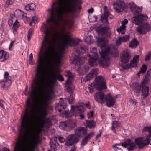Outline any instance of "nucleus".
<instances>
[{
  "instance_id": "f257e3e1",
  "label": "nucleus",
  "mask_w": 151,
  "mask_h": 151,
  "mask_svg": "<svg viewBox=\"0 0 151 151\" xmlns=\"http://www.w3.org/2000/svg\"><path fill=\"white\" fill-rule=\"evenodd\" d=\"M50 18V17L46 20L47 25L43 23L41 26V28H43V30L44 31L45 34L39 52L35 75L37 76V79L35 77L33 80L31 86L32 89L30 93L31 96L35 100H36L41 92V88L42 86L43 81L45 80V78L42 76L43 74L42 70L43 59L41 53L42 48L45 47V50L43 52V55L45 61L47 63V65L50 70L53 68L50 66L51 64L59 65L61 63L63 58L62 54L56 52L53 46L54 43H56L58 41L57 35H55L53 39V42L48 37L47 35L49 34L51 30L60 28L61 32L60 35L63 37L62 43L60 46V49L62 51H64L68 46H76V47H78V49H76V50L73 53L74 55L72 61L73 64L75 65L79 66L84 63L85 59V58L79 57V56L81 52L83 53L86 52L87 47L78 45L79 41L71 38L69 35L64 34L65 26H69L67 19L63 17L64 19H66L67 24H65L63 21H62L58 23V26H57L53 21L49 20Z\"/></svg>"
},
{
  "instance_id": "f03ea898",
  "label": "nucleus",
  "mask_w": 151,
  "mask_h": 151,
  "mask_svg": "<svg viewBox=\"0 0 151 151\" xmlns=\"http://www.w3.org/2000/svg\"><path fill=\"white\" fill-rule=\"evenodd\" d=\"M54 91L52 87L48 91L46 94L42 97L41 105L43 110L39 117L33 114L34 104L32 106L33 108L30 109V115H28V108H26L22 117L21 115V129L19 132L20 135H21L22 131H23L30 138L31 135L34 134V131L37 126H38V130L40 132L45 127H47L51 125V120L49 118H45L48 115L47 105L49 102L54 98Z\"/></svg>"
},
{
  "instance_id": "7ed1b4c3",
  "label": "nucleus",
  "mask_w": 151,
  "mask_h": 151,
  "mask_svg": "<svg viewBox=\"0 0 151 151\" xmlns=\"http://www.w3.org/2000/svg\"><path fill=\"white\" fill-rule=\"evenodd\" d=\"M57 0L58 5L54 7V6L56 2H54L51 5V9H48L50 14V18L48 20L53 21L57 26H58V23L62 21L67 24L66 19L63 18V14L65 13L76 12L77 9L80 10L81 9V6L76 2L77 0H75V1L69 4V5L67 4L70 0Z\"/></svg>"
},
{
  "instance_id": "20e7f679",
  "label": "nucleus",
  "mask_w": 151,
  "mask_h": 151,
  "mask_svg": "<svg viewBox=\"0 0 151 151\" xmlns=\"http://www.w3.org/2000/svg\"><path fill=\"white\" fill-rule=\"evenodd\" d=\"M41 142L38 135H37L35 137H31L28 145L24 140H20L18 139L16 141L14 151H28V149L29 151H35Z\"/></svg>"
},
{
  "instance_id": "39448f33",
  "label": "nucleus",
  "mask_w": 151,
  "mask_h": 151,
  "mask_svg": "<svg viewBox=\"0 0 151 151\" xmlns=\"http://www.w3.org/2000/svg\"><path fill=\"white\" fill-rule=\"evenodd\" d=\"M144 15L143 14L139 15L133 17L132 22L136 25H140L136 30L137 32L141 34H145L150 31L151 27L150 24L144 23L140 25L144 20Z\"/></svg>"
},
{
  "instance_id": "423d86ee",
  "label": "nucleus",
  "mask_w": 151,
  "mask_h": 151,
  "mask_svg": "<svg viewBox=\"0 0 151 151\" xmlns=\"http://www.w3.org/2000/svg\"><path fill=\"white\" fill-rule=\"evenodd\" d=\"M95 100L101 104L106 102L108 107L112 106L115 104V98L112 97L110 94L105 95L102 92L98 91L94 96Z\"/></svg>"
},
{
  "instance_id": "0eeeda50",
  "label": "nucleus",
  "mask_w": 151,
  "mask_h": 151,
  "mask_svg": "<svg viewBox=\"0 0 151 151\" xmlns=\"http://www.w3.org/2000/svg\"><path fill=\"white\" fill-rule=\"evenodd\" d=\"M142 131L143 134H146V138L144 140L142 137L135 139V144L138 146L139 148H142L150 143L151 140V126L144 127Z\"/></svg>"
},
{
  "instance_id": "6e6552de",
  "label": "nucleus",
  "mask_w": 151,
  "mask_h": 151,
  "mask_svg": "<svg viewBox=\"0 0 151 151\" xmlns=\"http://www.w3.org/2000/svg\"><path fill=\"white\" fill-rule=\"evenodd\" d=\"M92 85L98 90L100 91L106 88V81L101 76H99L95 78L94 83L91 84V86Z\"/></svg>"
},
{
  "instance_id": "1a4fd4ad",
  "label": "nucleus",
  "mask_w": 151,
  "mask_h": 151,
  "mask_svg": "<svg viewBox=\"0 0 151 151\" xmlns=\"http://www.w3.org/2000/svg\"><path fill=\"white\" fill-rule=\"evenodd\" d=\"M59 69L57 68L54 70L55 71H52L51 73V78L49 80L50 82L48 84V86H53L57 80L60 81H63L64 78L62 75L58 73Z\"/></svg>"
},
{
  "instance_id": "9d476101",
  "label": "nucleus",
  "mask_w": 151,
  "mask_h": 151,
  "mask_svg": "<svg viewBox=\"0 0 151 151\" xmlns=\"http://www.w3.org/2000/svg\"><path fill=\"white\" fill-rule=\"evenodd\" d=\"M80 139L78 136L75 133V134H72L68 135L66 138L65 145L67 146L72 145L73 144L78 142Z\"/></svg>"
},
{
  "instance_id": "9b49d317",
  "label": "nucleus",
  "mask_w": 151,
  "mask_h": 151,
  "mask_svg": "<svg viewBox=\"0 0 151 151\" xmlns=\"http://www.w3.org/2000/svg\"><path fill=\"white\" fill-rule=\"evenodd\" d=\"M80 139L78 136L75 133V134H72L68 135L66 138L65 145L67 146L72 145L73 144L78 142Z\"/></svg>"
},
{
  "instance_id": "f8f14e48",
  "label": "nucleus",
  "mask_w": 151,
  "mask_h": 151,
  "mask_svg": "<svg viewBox=\"0 0 151 151\" xmlns=\"http://www.w3.org/2000/svg\"><path fill=\"white\" fill-rule=\"evenodd\" d=\"M114 9L117 13L122 12L125 8V4L123 1L121 0H117L116 3L113 4Z\"/></svg>"
},
{
  "instance_id": "ddd939ff",
  "label": "nucleus",
  "mask_w": 151,
  "mask_h": 151,
  "mask_svg": "<svg viewBox=\"0 0 151 151\" xmlns=\"http://www.w3.org/2000/svg\"><path fill=\"white\" fill-rule=\"evenodd\" d=\"M144 86L142 84L139 85L137 82L134 83L131 86L132 90L135 93L137 96H139V93L142 92V89L143 88Z\"/></svg>"
},
{
  "instance_id": "4468645a",
  "label": "nucleus",
  "mask_w": 151,
  "mask_h": 151,
  "mask_svg": "<svg viewBox=\"0 0 151 151\" xmlns=\"http://www.w3.org/2000/svg\"><path fill=\"white\" fill-rule=\"evenodd\" d=\"M75 133L79 136L80 139L86 135L87 132V129L84 127H79L75 130Z\"/></svg>"
},
{
  "instance_id": "2eb2a0df",
  "label": "nucleus",
  "mask_w": 151,
  "mask_h": 151,
  "mask_svg": "<svg viewBox=\"0 0 151 151\" xmlns=\"http://www.w3.org/2000/svg\"><path fill=\"white\" fill-rule=\"evenodd\" d=\"M131 55L130 52L128 51H124L122 56L120 58L121 62L126 63L129 62L131 58Z\"/></svg>"
},
{
  "instance_id": "dca6fc26",
  "label": "nucleus",
  "mask_w": 151,
  "mask_h": 151,
  "mask_svg": "<svg viewBox=\"0 0 151 151\" xmlns=\"http://www.w3.org/2000/svg\"><path fill=\"white\" fill-rule=\"evenodd\" d=\"M97 71L98 70L97 69L92 70L84 78V81L86 82L93 78L95 76L97 75Z\"/></svg>"
},
{
  "instance_id": "f3484780",
  "label": "nucleus",
  "mask_w": 151,
  "mask_h": 151,
  "mask_svg": "<svg viewBox=\"0 0 151 151\" xmlns=\"http://www.w3.org/2000/svg\"><path fill=\"white\" fill-rule=\"evenodd\" d=\"M102 58L103 59L99 61V63L103 67L106 68L110 64V58L108 56H105Z\"/></svg>"
},
{
  "instance_id": "a211bd4d",
  "label": "nucleus",
  "mask_w": 151,
  "mask_h": 151,
  "mask_svg": "<svg viewBox=\"0 0 151 151\" xmlns=\"http://www.w3.org/2000/svg\"><path fill=\"white\" fill-rule=\"evenodd\" d=\"M88 56L89 57L88 62L90 65L92 66L97 65L99 61L98 60V56L92 57L90 55H88Z\"/></svg>"
},
{
  "instance_id": "6ab92c4d",
  "label": "nucleus",
  "mask_w": 151,
  "mask_h": 151,
  "mask_svg": "<svg viewBox=\"0 0 151 151\" xmlns=\"http://www.w3.org/2000/svg\"><path fill=\"white\" fill-rule=\"evenodd\" d=\"M139 56L138 55L134 56L132 60L130 61V64L128 65H127V67H137V64L139 62Z\"/></svg>"
},
{
  "instance_id": "aec40b11",
  "label": "nucleus",
  "mask_w": 151,
  "mask_h": 151,
  "mask_svg": "<svg viewBox=\"0 0 151 151\" xmlns=\"http://www.w3.org/2000/svg\"><path fill=\"white\" fill-rule=\"evenodd\" d=\"M71 109L76 114L82 113L84 111V107L82 105L72 106Z\"/></svg>"
},
{
  "instance_id": "412c9836",
  "label": "nucleus",
  "mask_w": 151,
  "mask_h": 151,
  "mask_svg": "<svg viewBox=\"0 0 151 151\" xmlns=\"http://www.w3.org/2000/svg\"><path fill=\"white\" fill-rule=\"evenodd\" d=\"M128 22V21L127 19H125L124 20L122 21V26L119 28L117 29V31L119 33H121L122 34H124L125 32V30L126 28L125 24Z\"/></svg>"
},
{
  "instance_id": "4be33fe9",
  "label": "nucleus",
  "mask_w": 151,
  "mask_h": 151,
  "mask_svg": "<svg viewBox=\"0 0 151 151\" xmlns=\"http://www.w3.org/2000/svg\"><path fill=\"white\" fill-rule=\"evenodd\" d=\"M129 40V36H125L119 37L116 41V44L117 46H119L122 42H126Z\"/></svg>"
},
{
  "instance_id": "5701e85b",
  "label": "nucleus",
  "mask_w": 151,
  "mask_h": 151,
  "mask_svg": "<svg viewBox=\"0 0 151 151\" xmlns=\"http://www.w3.org/2000/svg\"><path fill=\"white\" fill-rule=\"evenodd\" d=\"M108 15L106 17H104V15L102 14L101 15V19L100 20L103 23H104L106 24H107L109 23L108 20L109 19H111L113 18V16L110 15L109 12Z\"/></svg>"
},
{
  "instance_id": "b1692460",
  "label": "nucleus",
  "mask_w": 151,
  "mask_h": 151,
  "mask_svg": "<svg viewBox=\"0 0 151 151\" xmlns=\"http://www.w3.org/2000/svg\"><path fill=\"white\" fill-rule=\"evenodd\" d=\"M67 103L66 101H63L59 102L58 105V111L61 112L62 110L64 109L66 107Z\"/></svg>"
},
{
  "instance_id": "393cba45",
  "label": "nucleus",
  "mask_w": 151,
  "mask_h": 151,
  "mask_svg": "<svg viewBox=\"0 0 151 151\" xmlns=\"http://www.w3.org/2000/svg\"><path fill=\"white\" fill-rule=\"evenodd\" d=\"M94 134V132H92L88 134L82 140L81 142V145L84 146L85 144H86L88 140L93 136Z\"/></svg>"
},
{
  "instance_id": "a878e982",
  "label": "nucleus",
  "mask_w": 151,
  "mask_h": 151,
  "mask_svg": "<svg viewBox=\"0 0 151 151\" xmlns=\"http://www.w3.org/2000/svg\"><path fill=\"white\" fill-rule=\"evenodd\" d=\"M151 68L147 72L145 79L141 83H144L145 84H147L148 81L151 78Z\"/></svg>"
},
{
  "instance_id": "bb28decb",
  "label": "nucleus",
  "mask_w": 151,
  "mask_h": 151,
  "mask_svg": "<svg viewBox=\"0 0 151 151\" xmlns=\"http://www.w3.org/2000/svg\"><path fill=\"white\" fill-rule=\"evenodd\" d=\"M9 57V54L3 50H0V59H3L2 61H5Z\"/></svg>"
},
{
  "instance_id": "cd10ccee",
  "label": "nucleus",
  "mask_w": 151,
  "mask_h": 151,
  "mask_svg": "<svg viewBox=\"0 0 151 151\" xmlns=\"http://www.w3.org/2000/svg\"><path fill=\"white\" fill-rule=\"evenodd\" d=\"M104 47L102 48L100 47L101 51H99L100 54L102 57H105V56H108L107 54L109 52V49L106 48Z\"/></svg>"
},
{
  "instance_id": "c85d7f7f",
  "label": "nucleus",
  "mask_w": 151,
  "mask_h": 151,
  "mask_svg": "<svg viewBox=\"0 0 151 151\" xmlns=\"http://www.w3.org/2000/svg\"><path fill=\"white\" fill-rule=\"evenodd\" d=\"M97 45L101 48L106 47V45L104 42V38H98L97 39Z\"/></svg>"
},
{
  "instance_id": "c756f323",
  "label": "nucleus",
  "mask_w": 151,
  "mask_h": 151,
  "mask_svg": "<svg viewBox=\"0 0 151 151\" xmlns=\"http://www.w3.org/2000/svg\"><path fill=\"white\" fill-rule=\"evenodd\" d=\"M99 31L100 32H101L102 34L107 36L109 35L111 33L109 28L107 26L100 29Z\"/></svg>"
},
{
  "instance_id": "7c9ffc66",
  "label": "nucleus",
  "mask_w": 151,
  "mask_h": 151,
  "mask_svg": "<svg viewBox=\"0 0 151 151\" xmlns=\"http://www.w3.org/2000/svg\"><path fill=\"white\" fill-rule=\"evenodd\" d=\"M149 87L148 86L145 87L143 86V88L142 89V96H143V98L147 97L148 95Z\"/></svg>"
},
{
  "instance_id": "2f4dec72",
  "label": "nucleus",
  "mask_w": 151,
  "mask_h": 151,
  "mask_svg": "<svg viewBox=\"0 0 151 151\" xmlns=\"http://www.w3.org/2000/svg\"><path fill=\"white\" fill-rule=\"evenodd\" d=\"M112 124L111 129L114 133H116L115 128L120 126V122L116 121H113L112 123Z\"/></svg>"
},
{
  "instance_id": "473e14b6",
  "label": "nucleus",
  "mask_w": 151,
  "mask_h": 151,
  "mask_svg": "<svg viewBox=\"0 0 151 151\" xmlns=\"http://www.w3.org/2000/svg\"><path fill=\"white\" fill-rule=\"evenodd\" d=\"M11 85V81L10 79H9L8 80L6 79L4 81H2L0 83V85L3 88L6 87H7Z\"/></svg>"
},
{
  "instance_id": "72a5a7b5",
  "label": "nucleus",
  "mask_w": 151,
  "mask_h": 151,
  "mask_svg": "<svg viewBox=\"0 0 151 151\" xmlns=\"http://www.w3.org/2000/svg\"><path fill=\"white\" fill-rule=\"evenodd\" d=\"M139 44V42L137 40V39L134 38L130 42L129 47L132 48L136 47Z\"/></svg>"
},
{
  "instance_id": "f704fd0d",
  "label": "nucleus",
  "mask_w": 151,
  "mask_h": 151,
  "mask_svg": "<svg viewBox=\"0 0 151 151\" xmlns=\"http://www.w3.org/2000/svg\"><path fill=\"white\" fill-rule=\"evenodd\" d=\"M68 127L70 129H73L76 126V122L74 120H70L68 122Z\"/></svg>"
},
{
  "instance_id": "c9c22d12",
  "label": "nucleus",
  "mask_w": 151,
  "mask_h": 151,
  "mask_svg": "<svg viewBox=\"0 0 151 151\" xmlns=\"http://www.w3.org/2000/svg\"><path fill=\"white\" fill-rule=\"evenodd\" d=\"M136 144L131 139V141L128 145L129 147L127 148L128 151H132L136 149L137 147Z\"/></svg>"
},
{
  "instance_id": "e433bc0d",
  "label": "nucleus",
  "mask_w": 151,
  "mask_h": 151,
  "mask_svg": "<svg viewBox=\"0 0 151 151\" xmlns=\"http://www.w3.org/2000/svg\"><path fill=\"white\" fill-rule=\"evenodd\" d=\"M130 9L132 12H134L135 14L139 13V10L140 9L139 7L135 5H132L130 6Z\"/></svg>"
},
{
  "instance_id": "4c0bfd02",
  "label": "nucleus",
  "mask_w": 151,
  "mask_h": 151,
  "mask_svg": "<svg viewBox=\"0 0 151 151\" xmlns=\"http://www.w3.org/2000/svg\"><path fill=\"white\" fill-rule=\"evenodd\" d=\"M87 124L88 127L90 129L94 128L96 125V123L93 121H87Z\"/></svg>"
},
{
  "instance_id": "58836bf2",
  "label": "nucleus",
  "mask_w": 151,
  "mask_h": 151,
  "mask_svg": "<svg viewBox=\"0 0 151 151\" xmlns=\"http://www.w3.org/2000/svg\"><path fill=\"white\" fill-rule=\"evenodd\" d=\"M68 127L67 122H60L59 124V127L61 129L64 130L66 129Z\"/></svg>"
},
{
  "instance_id": "ea45409f",
  "label": "nucleus",
  "mask_w": 151,
  "mask_h": 151,
  "mask_svg": "<svg viewBox=\"0 0 151 151\" xmlns=\"http://www.w3.org/2000/svg\"><path fill=\"white\" fill-rule=\"evenodd\" d=\"M97 52V51L96 48L95 47H93L91 50V53L89 54L88 55H91V56H92V57H93V56H98Z\"/></svg>"
},
{
  "instance_id": "a19ab883",
  "label": "nucleus",
  "mask_w": 151,
  "mask_h": 151,
  "mask_svg": "<svg viewBox=\"0 0 151 151\" xmlns=\"http://www.w3.org/2000/svg\"><path fill=\"white\" fill-rule=\"evenodd\" d=\"M14 14L16 15L17 17L22 15V16H23L25 17V15H26V14H24L22 11L19 9L16 10L14 12Z\"/></svg>"
},
{
  "instance_id": "79ce46f5",
  "label": "nucleus",
  "mask_w": 151,
  "mask_h": 151,
  "mask_svg": "<svg viewBox=\"0 0 151 151\" xmlns=\"http://www.w3.org/2000/svg\"><path fill=\"white\" fill-rule=\"evenodd\" d=\"M19 26V22L17 20H16L15 22L13 24V28L15 32H16L17 29L18 28Z\"/></svg>"
},
{
  "instance_id": "37998d69",
  "label": "nucleus",
  "mask_w": 151,
  "mask_h": 151,
  "mask_svg": "<svg viewBox=\"0 0 151 151\" xmlns=\"http://www.w3.org/2000/svg\"><path fill=\"white\" fill-rule=\"evenodd\" d=\"M131 141V139H128L127 140H126L125 142L122 143V146L126 148L127 147L130 143Z\"/></svg>"
},
{
  "instance_id": "c03bdc74",
  "label": "nucleus",
  "mask_w": 151,
  "mask_h": 151,
  "mask_svg": "<svg viewBox=\"0 0 151 151\" xmlns=\"http://www.w3.org/2000/svg\"><path fill=\"white\" fill-rule=\"evenodd\" d=\"M147 69V65L144 64L142 65V67L141 68L140 70L142 72V73H144L146 71Z\"/></svg>"
},
{
  "instance_id": "a18cd8bd",
  "label": "nucleus",
  "mask_w": 151,
  "mask_h": 151,
  "mask_svg": "<svg viewBox=\"0 0 151 151\" xmlns=\"http://www.w3.org/2000/svg\"><path fill=\"white\" fill-rule=\"evenodd\" d=\"M33 31L34 30L32 29H29L27 35V37L28 41H29L30 39V37L32 36Z\"/></svg>"
},
{
  "instance_id": "49530a36",
  "label": "nucleus",
  "mask_w": 151,
  "mask_h": 151,
  "mask_svg": "<svg viewBox=\"0 0 151 151\" xmlns=\"http://www.w3.org/2000/svg\"><path fill=\"white\" fill-rule=\"evenodd\" d=\"M13 4L12 0H8L6 1V4L4 6L5 9L8 8L9 5L12 4Z\"/></svg>"
},
{
  "instance_id": "de8ad7c7",
  "label": "nucleus",
  "mask_w": 151,
  "mask_h": 151,
  "mask_svg": "<svg viewBox=\"0 0 151 151\" xmlns=\"http://www.w3.org/2000/svg\"><path fill=\"white\" fill-rule=\"evenodd\" d=\"M75 98L72 95V94H70V96L68 99V102L70 104H72Z\"/></svg>"
},
{
  "instance_id": "09e8293b",
  "label": "nucleus",
  "mask_w": 151,
  "mask_h": 151,
  "mask_svg": "<svg viewBox=\"0 0 151 151\" xmlns=\"http://www.w3.org/2000/svg\"><path fill=\"white\" fill-rule=\"evenodd\" d=\"M107 6H104V12L103 15H104V17H106V16H107L108 15L109 12L108 10L107 9Z\"/></svg>"
},
{
  "instance_id": "8fccbe9b",
  "label": "nucleus",
  "mask_w": 151,
  "mask_h": 151,
  "mask_svg": "<svg viewBox=\"0 0 151 151\" xmlns=\"http://www.w3.org/2000/svg\"><path fill=\"white\" fill-rule=\"evenodd\" d=\"M64 114L66 117H71L72 115V113H71L70 111H65Z\"/></svg>"
},
{
  "instance_id": "3c124183",
  "label": "nucleus",
  "mask_w": 151,
  "mask_h": 151,
  "mask_svg": "<svg viewBox=\"0 0 151 151\" xmlns=\"http://www.w3.org/2000/svg\"><path fill=\"white\" fill-rule=\"evenodd\" d=\"M65 87L67 88V91H68V92L70 94H73V93L71 87L69 86H67L66 85H65Z\"/></svg>"
},
{
  "instance_id": "603ef678",
  "label": "nucleus",
  "mask_w": 151,
  "mask_h": 151,
  "mask_svg": "<svg viewBox=\"0 0 151 151\" xmlns=\"http://www.w3.org/2000/svg\"><path fill=\"white\" fill-rule=\"evenodd\" d=\"M29 7L30 10H34L36 8L35 5L34 3H31L30 4H29Z\"/></svg>"
},
{
  "instance_id": "864d4df0",
  "label": "nucleus",
  "mask_w": 151,
  "mask_h": 151,
  "mask_svg": "<svg viewBox=\"0 0 151 151\" xmlns=\"http://www.w3.org/2000/svg\"><path fill=\"white\" fill-rule=\"evenodd\" d=\"M151 57V52L148 54L146 57L145 60V61L149 60Z\"/></svg>"
},
{
  "instance_id": "5fc2aeb1",
  "label": "nucleus",
  "mask_w": 151,
  "mask_h": 151,
  "mask_svg": "<svg viewBox=\"0 0 151 151\" xmlns=\"http://www.w3.org/2000/svg\"><path fill=\"white\" fill-rule=\"evenodd\" d=\"M111 55L114 57H117L119 56V53L117 51H113V52L111 53Z\"/></svg>"
},
{
  "instance_id": "6e6d98bb",
  "label": "nucleus",
  "mask_w": 151,
  "mask_h": 151,
  "mask_svg": "<svg viewBox=\"0 0 151 151\" xmlns=\"http://www.w3.org/2000/svg\"><path fill=\"white\" fill-rule=\"evenodd\" d=\"M29 99V97L28 98L27 100V101L26 106L27 107H30L31 106V102L30 101Z\"/></svg>"
},
{
  "instance_id": "4d7b16f0",
  "label": "nucleus",
  "mask_w": 151,
  "mask_h": 151,
  "mask_svg": "<svg viewBox=\"0 0 151 151\" xmlns=\"http://www.w3.org/2000/svg\"><path fill=\"white\" fill-rule=\"evenodd\" d=\"M58 139L60 143L64 142L65 140V139L62 137H58Z\"/></svg>"
},
{
  "instance_id": "13d9d810",
  "label": "nucleus",
  "mask_w": 151,
  "mask_h": 151,
  "mask_svg": "<svg viewBox=\"0 0 151 151\" xmlns=\"http://www.w3.org/2000/svg\"><path fill=\"white\" fill-rule=\"evenodd\" d=\"M33 59V55L32 53H31L29 56V63L30 64H31L32 63V60Z\"/></svg>"
},
{
  "instance_id": "bf43d9fd",
  "label": "nucleus",
  "mask_w": 151,
  "mask_h": 151,
  "mask_svg": "<svg viewBox=\"0 0 151 151\" xmlns=\"http://www.w3.org/2000/svg\"><path fill=\"white\" fill-rule=\"evenodd\" d=\"M65 84V85L67 86H69L71 85L72 82L70 80V78H68V79H67L66 81Z\"/></svg>"
},
{
  "instance_id": "052dcab7",
  "label": "nucleus",
  "mask_w": 151,
  "mask_h": 151,
  "mask_svg": "<svg viewBox=\"0 0 151 151\" xmlns=\"http://www.w3.org/2000/svg\"><path fill=\"white\" fill-rule=\"evenodd\" d=\"M92 37V36L91 35H90L89 36L87 37L86 39H85V41L86 42H88V40H89V42H92L91 41V38Z\"/></svg>"
},
{
  "instance_id": "680f3d73",
  "label": "nucleus",
  "mask_w": 151,
  "mask_h": 151,
  "mask_svg": "<svg viewBox=\"0 0 151 151\" xmlns=\"http://www.w3.org/2000/svg\"><path fill=\"white\" fill-rule=\"evenodd\" d=\"M68 76V78H72L73 77V76L72 73L69 71H67Z\"/></svg>"
},
{
  "instance_id": "e2e57ef3",
  "label": "nucleus",
  "mask_w": 151,
  "mask_h": 151,
  "mask_svg": "<svg viewBox=\"0 0 151 151\" xmlns=\"http://www.w3.org/2000/svg\"><path fill=\"white\" fill-rule=\"evenodd\" d=\"M88 118H92L93 116V111H91L90 112V113H88Z\"/></svg>"
},
{
  "instance_id": "0e129e2a",
  "label": "nucleus",
  "mask_w": 151,
  "mask_h": 151,
  "mask_svg": "<svg viewBox=\"0 0 151 151\" xmlns=\"http://www.w3.org/2000/svg\"><path fill=\"white\" fill-rule=\"evenodd\" d=\"M15 40H14L13 41H12L11 42V43H10V45H9V49L10 50H11V47L13 46V45H14V42H15Z\"/></svg>"
},
{
  "instance_id": "69168bd1",
  "label": "nucleus",
  "mask_w": 151,
  "mask_h": 151,
  "mask_svg": "<svg viewBox=\"0 0 151 151\" xmlns=\"http://www.w3.org/2000/svg\"><path fill=\"white\" fill-rule=\"evenodd\" d=\"M77 149V147L75 145H74L72 147L71 150L70 151H76Z\"/></svg>"
},
{
  "instance_id": "338daca9",
  "label": "nucleus",
  "mask_w": 151,
  "mask_h": 151,
  "mask_svg": "<svg viewBox=\"0 0 151 151\" xmlns=\"http://www.w3.org/2000/svg\"><path fill=\"white\" fill-rule=\"evenodd\" d=\"M99 134H98L96 136V139H97L99 137H100L101 136V135L102 133V131L101 130H100L99 131Z\"/></svg>"
},
{
  "instance_id": "774afa93",
  "label": "nucleus",
  "mask_w": 151,
  "mask_h": 151,
  "mask_svg": "<svg viewBox=\"0 0 151 151\" xmlns=\"http://www.w3.org/2000/svg\"><path fill=\"white\" fill-rule=\"evenodd\" d=\"M94 11V9L93 8H91L88 10V12L89 13H92Z\"/></svg>"
}]
</instances>
